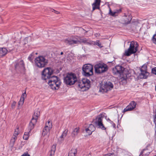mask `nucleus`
<instances>
[{"label": "nucleus", "mask_w": 156, "mask_h": 156, "mask_svg": "<svg viewBox=\"0 0 156 156\" xmlns=\"http://www.w3.org/2000/svg\"><path fill=\"white\" fill-rule=\"evenodd\" d=\"M48 83L51 89L53 90L58 89L61 82L59 79L55 76H51L50 78L48 79Z\"/></svg>", "instance_id": "obj_1"}, {"label": "nucleus", "mask_w": 156, "mask_h": 156, "mask_svg": "<svg viewBox=\"0 0 156 156\" xmlns=\"http://www.w3.org/2000/svg\"><path fill=\"white\" fill-rule=\"evenodd\" d=\"M64 81L66 84L70 86L73 85L77 81V78L75 74L68 73L64 77Z\"/></svg>", "instance_id": "obj_2"}, {"label": "nucleus", "mask_w": 156, "mask_h": 156, "mask_svg": "<svg viewBox=\"0 0 156 156\" xmlns=\"http://www.w3.org/2000/svg\"><path fill=\"white\" fill-rule=\"evenodd\" d=\"M138 44L136 42L134 41H131L129 47L125 52V55L129 56L132 54H134L137 51Z\"/></svg>", "instance_id": "obj_3"}, {"label": "nucleus", "mask_w": 156, "mask_h": 156, "mask_svg": "<svg viewBox=\"0 0 156 156\" xmlns=\"http://www.w3.org/2000/svg\"><path fill=\"white\" fill-rule=\"evenodd\" d=\"M95 72L98 74H102L108 71V67L104 63H99L94 66Z\"/></svg>", "instance_id": "obj_4"}, {"label": "nucleus", "mask_w": 156, "mask_h": 156, "mask_svg": "<svg viewBox=\"0 0 156 156\" xmlns=\"http://www.w3.org/2000/svg\"><path fill=\"white\" fill-rule=\"evenodd\" d=\"M83 75L85 76L89 77L93 75V66L90 64H85L83 66Z\"/></svg>", "instance_id": "obj_5"}, {"label": "nucleus", "mask_w": 156, "mask_h": 156, "mask_svg": "<svg viewBox=\"0 0 156 156\" xmlns=\"http://www.w3.org/2000/svg\"><path fill=\"white\" fill-rule=\"evenodd\" d=\"M36 66L40 68L44 67L48 63L47 59L43 56H39L36 57L34 60Z\"/></svg>", "instance_id": "obj_6"}, {"label": "nucleus", "mask_w": 156, "mask_h": 156, "mask_svg": "<svg viewBox=\"0 0 156 156\" xmlns=\"http://www.w3.org/2000/svg\"><path fill=\"white\" fill-rule=\"evenodd\" d=\"M53 70L51 68L47 67L44 69L42 73V80H45L46 82H47L48 79L50 78L53 73Z\"/></svg>", "instance_id": "obj_7"}, {"label": "nucleus", "mask_w": 156, "mask_h": 156, "mask_svg": "<svg viewBox=\"0 0 156 156\" xmlns=\"http://www.w3.org/2000/svg\"><path fill=\"white\" fill-rule=\"evenodd\" d=\"M78 86L81 89L85 88L84 90H87L90 87V81L87 79H84L82 81L79 83Z\"/></svg>", "instance_id": "obj_8"}, {"label": "nucleus", "mask_w": 156, "mask_h": 156, "mask_svg": "<svg viewBox=\"0 0 156 156\" xmlns=\"http://www.w3.org/2000/svg\"><path fill=\"white\" fill-rule=\"evenodd\" d=\"M113 85L111 82H106L104 84L101 85L99 89V91L102 93L106 92L113 87Z\"/></svg>", "instance_id": "obj_9"}, {"label": "nucleus", "mask_w": 156, "mask_h": 156, "mask_svg": "<svg viewBox=\"0 0 156 156\" xmlns=\"http://www.w3.org/2000/svg\"><path fill=\"white\" fill-rule=\"evenodd\" d=\"M103 116L102 114H100L96 117L95 122V124L98 126L99 128L102 130H105L106 128L105 127L102 122Z\"/></svg>", "instance_id": "obj_10"}, {"label": "nucleus", "mask_w": 156, "mask_h": 156, "mask_svg": "<svg viewBox=\"0 0 156 156\" xmlns=\"http://www.w3.org/2000/svg\"><path fill=\"white\" fill-rule=\"evenodd\" d=\"M125 68L122 66L117 65L112 69V72L114 75L120 76L122 74Z\"/></svg>", "instance_id": "obj_11"}, {"label": "nucleus", "mask_w": 156, "mask_h": 156, "mask_svg": "<svg viewBox=\"0 0 156 156\" xmlns=\"http://www.w3.org/2000/svg\"><path fill=\"white\" fill-rule=\"evenodd\" d=\"M73 42L74 44H79L82 43L88 45H92L93 41L86 38H81V39H79V41H74Z\"/></svg>", "instance_id": "obj_12"}, {"label": "nucleus", "mask_w": 156, "mask_h": 156, "mask_svg": "<svg viewBox=\"0 0 156 156\" xmlns=\"http://www.w3.org/2000/svg\"><path fill=\"white\" fill-rule=\"evenodd\" d=\"M136 103L134 101H132L123 110V112H126L131 111L135 108Z\"/></svg>", "instance_id": "obj_13"}, {"label": "nucleus", "mask_w": 156, "mask_h": 156, "mask_svg": "<svg viewBox=\"0 0 156 156\" xmlns=\"http://www.w3.org/2000/svg\"><path fill=\"white\" fill-rule=\"evenodd\" d=\"M80 39H81V38L80 36H75L73 37L72 39H69L65 40H64V42L70 45L76 44L74 43L73 41H79V40Z\"/></svg>", "instance_id": "obj_14"}, {"label": "nucleus", "mask_w": 156, "mask_h": 156, "mask_svg": "<svg viewBox=\"0 0 156 156\" xmlns=\"http://www.w3.org/2000/svg\"><path fill=\"white\" fill-rule=\"evenodd\" d=\"M16 70L20 71L21 70H23L25 69L24 64L23 60H21L17 62L15 66Z\"/></svg>", "instance_id": "obj_15"}, {"label": "nucleus", "mask_w": 156, "mask_h": 156, "mask_svg": "<svg viewBox=\"0 0 156 156\" xmlns=\"http://www.w3.org/2000/svg\"><path fill=\"white\" fill-rule=\"evenodd\" d=\"M51 128V124H50L48 126H45L43 129V131L42 133V135L44 136L45 135H47L48 137L49 136V135L48 134L49 133V131L50 129Z\"/></svg>", "instance_id": "obj_16"}, {"label": "nucleus", "mask_w": 156, "mask_h": 156, "mask_svg": "<svg viewBox=\"0 0 156 156\" xmlns=\"http://www.w3.org/2000/svg\"><path fill=\"white\" fill-rule=\"evenodd\" d=\"M101 3V0H95L94 2L92 4V6L93 11L95 9H99Z\"/></svg>", "instance_id": "obj_17"}, {"label": "nucleus", "mask_w": 156, "mask_h": 156, "mask_svg": "<svg viewBox=\"0 0 156 156\" xmlns=\"http://www.w3.org/2000/svg\"><path fill=\"white\" fill-rule=\"evenodd\" d=\"M140 71L141 73L138 76L139 79H146L149 75V73L147 71Z\"/></svg>", "instance_id": "obj_18"}, {"label": "nucleus", "mask_w": 156, "mask_h": 156, "mask_svg": "<svg viewBox=\"0 0 156 156\" xmlns=\"http://www.w3.org/2000/svg\"><path fill=\"white\" fill-rule=\"evenodd\" d=\"M37 121L31 119L30 121L28 127V131L30 132L34 127V126L37 122Z\"/></svg>", "instance_id": "obj_19"}, {"label": "nucleus", "mask_w": 156, "mask_h": 156, "mask_svg": "<svg viewBox=\"0 0 156 156\" xmlns=\"http://www.w3.org/2000/svg\"><path fill=\"white\" fill-rule=\"evenodd\" d=\"M131 20L129 16H124L121 19V22L123 24H128L130 23Z\"/></svg>", "instance_id": "obj_20"}, {"label": "nucleus", "mask_w": 156, "mask_h": 156, "mask_svg": "<svg viewBox=\"0 0 156 156\" xmlns=\"http://www.w3.org/2000/svg\"><path fill=\"white\" fill-rule=\"evenodd\" d=\"M80 131V128L77 127L75 128L71 133V136L73 138H75L78 134Z\"/></svg>", "instance_id": "obj_21"}, {"label": "nucleus", "mask_w": 156, "mask_h": 156, "mask_svg": "<svg viewBox=\"0 0 156 156\" xmlns=\"http://www.w3.org/2000/svg\"><path fill=\"white\" fill-rule=\"evenodd\" d=\"M40 112L38 110L36 111L35 112L34 114L32 116V119L37 121L38 117L40 116Z\"/></svg>", "instance_id": "obj_22"}, {"label": "nucleus", "mask_w": 156, "mask_h": 156, "mask_svg": "<svg viewBox=\"0 0 156 156\" xmlns=\"http://www.w3.org/2000/svg\"><path fill=\"white\" fill-rule=\"evenodd\" d=\"M7 52V50L5 48H0V58L5 55Z\"/></svg>", "instance_id": "obj_23"}, {"label": "nucleus", "mask_w": 156, "mask_h": 156, "mask_svg": "<svg viewBox=\"0 0 156 156\" xmlns=\"http://www.w3.org/2000/svg\"><path fill=\"white\" fill-rule=\"evenodd\" d=\"M121 12V9L117 10L114 12H112L110 9L109 13L111 16H114L117 15V14L120 12Z\"/></svg>", "instance_id": "obj_24"}, {"label": "nucleus", "mask_w": 156, "mask_h": 156, "mask_svg": "<svg viewBox=\"0 0 156 156\" xmlns=\"http://www.w3.org/2000/svg\"><path fill=\"white\" fill-rule=\"evenodd\" d=\"M77 152V149L72 148L69 153V155L70 156H75V154Z\"/></svg>", "instance_id": "obj_25"}, {"label": "nucleus", "mask_w": 156, "mask_h": 156, "mask_svg": "<svg viewBox=\"0 0 156 156\" xmlns=\"http://www.w3.org/2000/svg\"><path fill=\"white\" fill-rule=\"evenodd\" d=\"M56 145H53L52 146L50 151V155L51 156L53 155L54 154L55 151Z\"/></svg>", "instance_id": "obj_26"}, {"label": "nucleus", "mask_w": 156, "mask_h": 156, "mask_svg": "<svg viewBox=\"0 0 156 156\" xmlns=\"http://www.w3.org/2000/svg\"><path fill=\"white\" fill-rule=\"evenodd\" d=\"M92 43V45H96L100 48H102L103 47L101 43L98 40H97L96 41H93V42Z\"/></svg>", "instance_id": "obj_27"}, {"label": "nucleus", "mask_w": 156, "mask_h": 156, "mask_svg": "<svg viewBox=\"0 0 156 156\" xmlns=\"http://www.w3.org/2000/svg\"><path fill=\"white\" fill-rule=\"evenodd\" d=\"M30 132H25L24 135L23 136V138L25 140H27L29 138V134Z\"/></svg>", "instance_id": "obj_28"}, {"label": "nucleus", "mask_w": 156, "mask_h": 156, "mask_svg": "<svg viewBox=\"0 0 156 156\" xmlns=\"http://www.w3.org/2000/svg\"><path fill=\"white\" fill-rule=\"evenodd\" d=\"M88 128L89 129H90V131H91L92 132L94 131L95 129V127L92 124H90Z\"/></svg>", "instance_id": "obj_29"}, {"label": "nucleus", "mask_w": 156, "mask_h": 156, "mask_svg": "<svg viewBox=\"0 0 156 156\" xmlns=\"http://www.w3.org/2000/svg\"><path fill=\"white\" fill-rule=\"evenodd\" d=\"M147 66L145 64L140 69V71H147Z\"/></svg>", "instance_id": "obj_30"}, {"label": "nucleus", "mask_w": 156, "mask_h": 156, "mask_svg": "<svg viewBox=\"0 0 156 156\" xmlns=\"http://www.w3.org/2000/svg\"><path fill=\"white\" fill-rule=\"evenodd\" d=\"M65 137L63 136V135L62 134L61 136L59 137L58 139V142L59 143H61L63 141L64 138Z\"/></svg>", "instance_id": "obj_31"}, {"label": "nucleus", "mask_w": 156, "mask_h": 156, "mask_svg": "<svg viewBox=\"0 0 156 156\" xmlns=\"http://www.w3.org/2000/svg\"><path fill=\"white\" fill-rule=\"evenodd\" d=\"M154 121L155 123V126L156 130L155 131V136L156 137V109L154 118Z\"/></svg>", "instance_id": "obj_32"}, {"label": "nucleus", "mask_w": 156, "mask_h": 156, "mask_svg": "<svg viewBox=\"0 0 156 156\" xmlns=\"http://www.w3.org/2000/svg\"><path fill=\"white\" fill-rule=\"evenodd\" d=\"M85 129L86 132L87 133L88 135H90L92 134V132L91 131H90V129H89L88 127L86 128Z\"/></svg>", "instance_id": "obj_33"}, {"label": "nucleus", "mask_w": 156, "mask_h": 156, "mask_svg": "<svg viewBox=\"0 0 156 156\" xmlns=\"http://www.w3.org/2000/svg\"><path fill=\"white\" fill-rule=\"evenodd\" d=\"M19 128H17L15 130L13 135L17 136L18 134H19Z\"/></svg>", "instance_id": "obj_34"}, {"label": "nucleus", "mask_w": 156, "mask_h": 156, "mask_svg": "<svg viewBox=\"0 0 156 156\" xmlns=\"http://www.w3.org/2000/svg\"><path fill=\"white\" fill-rule=\"evenodd\" d=\"M152 40L153 43L156 44V34L153 36Z\"/></svg>", "instance_id": "obj_35"}, {"label": "nucleus", "mask_w": 156, "mask_h": 156, "mask_svg": "<svg viewBox=\"0 0 156 156\" xmlns=\"http://www.w3.org/2000/svg\"><path fill=\"white\" fill-rule=\"evenodd\" d=\"M23 99H20V101L19 102L18 105H22L23 104L24 102Z\"/></svg>", "instance_id": "obj_36"}, {"label": "nucleus", "mask_w": 156, "mask_h": 156, "mask_svg": "<svg viewBox=\"0 0 156 156\" xmlns=\"http://www.w3.org/2000/svg\"><path fill=\"white\" fill-rule=\"evenodd\" d=\"M27 96V95L26 94V91H25L24 93H23L21 95V98L20 99H23L24 100L25 98Z\"/></svg>", "instance_id": "obj_37"}, {"label": "nucleus", "mask_w": 156, "mask_h": 156, "mask_svg": "<svg viewBox=\"0 0 156 156\" xmlns=\"http://www.w3.org/2000/svg\"><path fill=\"white\" fill-rule=\"evenodd\" d=\"M68 130L67 129H65L64 131L63 132L62 134L65 137L66 136L67 133H68Z\"/></svg>", "instance_id": "obj_38"}, {"label": "nucleus", "mask_w": 156, "mask_h": 156, "mask_svg": "<svg viewBox=\"0 0 156 156\" xmlns=\"http://www.w3.org/2000/svg\"><path fill=\"white\" fill-rule=\"evenodd\" d=\"M146 150V149H143V151H142L141 152L139 156H143L145 154L146 155V154L145 153H144V151Z\"/></svg>", "instance_id": "obj_39"}, {"label": "nucleus", "mask_w": 156, "mask_h": 156, "mask_svg": "<svg viewBox=\"0 0 156 156\" xmlns=\"http://www.w3.org/2000/svg\"><path fill=\"white\" fill-rule=\"evenodd\" d=\"M152 73L155 75H156V67L153 68L152 69Z\"/></svg>", "instance_id": "obj_40"}, {"label": "nucleus", "mask_w": 156, "mask_h": 156, "mask_svg": "<svg viewBox=\"0 0 156 156\" xmlns=\"http://www.w3.org/2000/svg\"><path fill=\"white\" fill-rule=\"evenodd\" d=\"M16 102L15 101H13L11 105V107L13 109L15 108Z\"/></svg>", "instance_id": "obj_41"}, {"label": "nucleus", "mask_w": 156, "mask_h": 156, "mask_svg": "<svg viewBox=\"0 0 156 156\" xmlns=\"http://www.w3.org/2000/svg\"><path fill=\"white\" fill-rule=\"evenodd\" d=\"M50 124H51V127H52V122L50 121H48V122L46 123L45 126H48L49 125H50Z\"/></svg>", "instance_id": "obj_42"}, {"label": "nucleus", "mask_w": 156, "mask_h": 156, "mask_svg": "<svg viewBox=\"0 0 156 156\" xmlns=\"http://www.w3.org/2000/svg\"><path fill=\"white\" fill-rule=\"evenodd\" d=\"M15 141H16L15 140H14V139H13L12 138L10 140V143L11 144H14V143L15 142Z\"/></svg>", "instance_id": "obj_43"}, {"label": "nucleus", "mask_w": 156, "mask_h": 156, "mask_svg": "<svg viewBox=\"0 0 156 156\" xmlns=\"http://www.w3.org/2000/svg\"><path fill=\"white\" fill-rule=\"evenodd\" d=\"M21 156H30V155L28 154L27 153H25Z\"/></svg>", "instance_id": "obj_44"}, {"label": "nucleus", "mask_w": 156, "mask_h": 156, "mask_svg": "<svg viewBox=\"0 0 156 156\" xmlns=\"http://www.w3.org/2000/svg\"><path fill=\"white\" fill-rule=\"evenodd\" d=\"M54 11L55 12V13H56L57 14H59V12H58L56 11L55 10H54L53 9H52V11L53 12Z\"/></svg>", "instance_id": "obj_45"}, {"label": "nucleus", "mask_w": 156, "mask_h": 156, "mask_svg": "<svg viewBox=\"0 0 156 156\" xmlns=\"http://www.w3.org/2000/svg\"><path fill=\"white\" fill-rule=\"evenodd\" d=\"M16 136H16L13 135L12 138L13 139H14V140H16V139H17Z\"/></svg>", "instance_id": "obj_46"}, {"label": "nucleus", "mask_w": 156, "mask_h": 156, "mask_svg": "<svg viewBox=\"0 0 156 156\" xmlns=\"http://www.w3.org/2000/svg\"><path fill=\"white\" fill-rule=\"evenodd\" d=\"M28 59L30 61H32V58L30 56H29L28 57Z\"/></svg>", "instance_id": "obj_47"}, {"label": "nucleus", "mask_w": 156, "mask_h": 156, "mask_svg": "<svg viewBox=\"0 0 156 156\" xmlns=\"http://www.w3.org/2000/svg\"><path fill=\"white\" fill-rule=\"evenodd\" d=\"M109 156H115V155L113 153H109Z\"/></svg>", "instance_id": "obj_48"}, {"label": "nucleus", "mask_w": 156, "mask_h": 156, "mask_svg": "<svg viewBox=\"0 0 156 156\" xmlns=\"http://www.w3.org/2000/svg\"><path fill=\"white\" fill-rule=\"evenodd\" d=\"M86 156H91V154L90 153H89V154H87L86 155Z\"/></svg>", "instance_id": "obj_49"}, {"label": "nucleus", "mask_w": 156, "mask_h": 156, "mask_svg": "<svg viewBox=\"0 0 156 156\" xmlns=\"http://www.w3.org/2000/svg\"><path fill=\"white\" fill-rule=\"evenodd\" d=\"M109 153L106 154H105L104 156H109Z\"/></svg>", "instance_id": "obj_50"}, {"label": "nucleus", "mask_w": 156, "mask_h": 156, "mask_svg": "<svg viewBox=\"0 0 156 156\" xmlns=\"http://www.w3.org/2000/svg\"><path fill=\"white\" fill-rule=\"evenodd\" d=\"M63 52H62L60 53V55H62L63 54Z\"/></svg>", "instance_id": "obj_51"}, {"label": "nucleus", "mask_w": 156, "mask_h": 156, "mask_svg": "<svg viewBox=\"0 0 156 156\" xmlns=\"http://www.w3.org/2000/svg\"><path fill=\"white\" fill-rule=\"evenodd\" d=\"M108 120H109V121H110V119H108Z\"/></svg>", "instance_id": "obj_52"}, {"label": "nucleus", "mask_w": 156, "mask_h": 156, "mask_svg": "<svg viewBox=\"0 0 156 156\" xmlns=\"http://www.w3.org/2000/svg\"><path fill=\"white\" fill-rule=\"evenodd\" d=\"M155 90L156 91V86H155Z\"/></svg>", "instance_id": "obj_53"}, {"label": "nucleus", "mask_w": 156, "mask_h": 156, "mask_svg": "<svg viewBox=\"0 0 156 156\" xmlns=\"http://www.w3.org/2000/svg\"><path fill=\"white\" fill-rule=\"evenodd\" d=\"M87 31H86V33H87Z\"/></svg>", "instance_id": "obj_54"}, {"label": "nucleus", "mask_w": 156, "mask_h": 156, "mask_svg": "<svg viewBox=\"0 0 156 156\" xmlns=\"http://www.w3.org/2000/svg\"><path fill=\"white\" fill-rule=\"evenodd\" d=\"M83 30H84L83 29H82Z\"/></svg>", "instance_id": "obj_55"}]
</instances>
